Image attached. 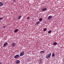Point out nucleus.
<instances>
[{"instance_id":"obj_13","label":"nucleus","mask_w":64,"mask_h":64,"mask_svg":"<svg viewBox=\"0 0 64 64\" xmlns=\"http://www.w3.org/2000/svg\"><path fill=\"white\" fill-rule=\"evenodd\" d=\"M44 52H45V51H42L40 52V53H42V54H43Z\"/></svg>"},{"instance_id":"obj_15","label":"nucleus","mask_w":64,"mask_h":64,"mask_svg":"<svg viewBox=\"0 0 64 64\" xmlns=\"http://www.w3.org/2000/svg\"><path fill=\"white\" fill-rule=\"evenodd\" d=\"M54 56H55V54H54V53H52V57H54Z\"/></svg>"},{"instance_id":"obj_7","label":"nucleus","mask_w":64,"mask_h":64,"mask_svg":"<svg viewBox=\"0 0 64 64\" xmlns=\"http://www.w3.org/2000/svg\"><path fill=\"white\" fill-rule=\"evenodd\" d=\"M16 45V43H15L14 42L13 43H12V47H14Z\"/></svg>"},{"instance_id":"obj_6","label":"nucleus","mask_w":64,"mask_h":64,"mask_svg":"<svg viewBox=\"0 0 64 64\" xmlns=\"http://www.w3.org/2000/svg\"><path fill=\"white\" fill-rule=\"evenodd\" d=\"M52 18V16H50L48 17V20H49V19H51Z\"/></svg>"},{"instance_id":"obj_8","label":"nucleus","mask_w":64,"mask_h":64,"mask_svg":"<svg viewBox=\"0 0 64 64\" xmlns=\"http://www.w3.org/2000/svg\"><path fill=\"white\" fill-rule=\"evenodd\" d=\"M16 64H19V62H20V60H17L16 61Z\"/></svg>"},{"instance_id":"obj_9","label":"nucleus","mask_w":64,"mask_h":64,"mask_svg":"<svg viewBox=\"0 0 64 64\" xmlns=\"http://www.w3.org/2000/svg\"><path fill=\"white\" fill-rule=\"evenodd\" d=\"M22 18V16L21 15L19 16L18 18L17 19H21Z\"/></svg>"},{"instance_id":"obj_12","label":"nucleus","mask_w":64,"mask_h":64,"mask_svg":"<svg viewBox=\"0 0 64 64\" xmlns=\"http://www.w3.org/2000/svg\"><path fill=\"white\" fill-rule=\"evenodd\" d=\"M53 45H57V43L56 42H54L53 44Z\"/></svg>"},{"instance_id":"obj_22","label":"nucleus","mask_w":64,"mask_h":64,"mask_svg":"<svg viewBox=\"0 0 64 64\" xmlns=\"http://www.w3.org/2000/svg\"><path fill=\"white\" fill-rule=\"evenodd\" d=\"M5 27H6V26H4L3 27V28H5Z\"/></svg>"},{"instance_id":"obj_3","label":"nucleus","mask_w":64,"mask_h":64,"mask_svg":"<svg viewBox=\"0 0 64 64\" xmlns=\"http://www.w3.org/2000/svg\"><path fill=\"white\" fill-rule=\"evenodd\" d=\"M19 55L17 54L16 55H15L14 57V58H15V59H16L17 58H19Z\"/></svg>"},{"instance_id":"obj_1","label":"nucleus","mask_w":64,"mask_h":64,"mask_svg":"<svg viewBox=\"0 0 64 64\" xmlns=\"http://www.w3.org/2000/svg\"><path fill=\"white\" fill-rule=\"evenodd\" d=\"M51 53H50L47 56H46V59H49L51 57Z\"/></svg>"},{"instance_id":"obj_23","label":"nucleus","mask_w":64,"mask_h":64,"mask_svg":"<svg viewBox=\"0 0 64 64\" xmlns=\"http://www.w3.org/2000/svg\"><path fill=\"white\" fill-rule=\"evenodd\" d=\"M27 61L28 62H29V60H27Z\"/></svg>"},{"instance_id":"obj_17","label":"nucleus","mask_w":64,"mask_h":64,"mask_svg":"<svg viewBox=\"0 0 64 64\" xmlns=\"http://www.w3.org/2000/svg\"><path fill=\"white\" fill-rule=\"evenodd\" d=\"M46 30L47 29H46V28H44L43 29V31H46Z\"/></svg>"},{"instance_id":"obj_19","label":"nucleus","mask_w":64,"mask_h":64,"mask_svg":"<svg viewBox=\"0 0 64 64\" xmlns=\"http://www.w3.org/2000/svg\"><path fill=\"white\" fill-rule=\"evenodd\" d=\"M26 19L28 20L29 19H30V17L29 16H28V18H27Z\"/></svg>"},{"instance_id":"obj_18","label":"nucleus","mask_w":64,"mask_h":64,"mask_svg":"<svg viewBox=\"0 0 64 64\" xmlns=\"http://www.w3.org/2000/svg\"><path fill=\"white\" fill-rule=\"evenodd\" d=\"M51 32V30H50L48 32V33H49V34H50Z\"/></svg>"},{"instance_id":"obj_14","label":"nucleus","mask_w":64,"mask_h":64,"mask_svg":"<svg viewBox=\"0 0 64 64\" xmlns=\"http://www.w3.org/2000/svg\"><path fill=\"white\" fill-rule=\"evenodd\" d=\"M40 21L37 22H36V24H40Z\"/></svg>"},{"instance_id":"obj_21","label":"nucleus","mask_w":64,"mask_h":64,"mask_svg":"<svg viewBox=\"0 0 64 64\" xmlns=\"http://www.w3.org/2000/svg\"><path fill=\"white\" fill-rule=\"evenodd\" d=\"M17 2V0H14V2Z\"/></svg>"},{"instance_id":"obj_11","label":"nucleus","mask_w":64,"mask_h":64,"mask_svg":"<svg viewBox=\"0 0 64 64\" xmlns=\"http://www.w3.org/2000/svg\"><path fill=\"white\" fill-rule=\"evenodd\" d=\"M18 29H16L14 31V33H16V32H18Z\"/></svg>"},{"instance_id":"obj_4","label":"nucleus","mask_w":64,"mask_h":64,"mask_svg":"<svg viewBox=\"0 0 64 64\" xmlns=\"http://www.w3.org/2000/svg\"><path fill=\"white\" fill-rule=\"evenodd\" d=\"M8 44V43L7 42H5L3 46V47H6Z\"/></svg>"},{"instance_id":"obj_16","label":"nucleus","mask_w":64,"mask_h":64,"mask_svg":"<svg viewBox=\"0 0 64 64\" xmlns=\"http://www.w3.org/2000/svg\"><path fill=\"white\" fill-rule=\"evenodd\" d=\"M39 20L41 22V21H42V19L40 18L39 19Z\"/></svg>"},{"instance_id":"obj_20","label":"nucleus","mask_w":64,"mask_h":64,"mask_svg":"<svg viewBox=\"0 0 64 64\" xmlns=\"http://www.w3.org/2000/svg\"><path fill=\"white\" fill-rule=\"evenodd\" d=\"M3 19V18L2 17L0 18V20H2V19Z\"/></svg>"},{"instance_id":"obj_10","label":"nucleus","mask_w":64,"mask_h":64,"mask_svg":"<svg viewBox=\"0 0 64 64\" xmlns=\"http://www.w3.org/2000/svg\"><path fill=\"white\" fill-rule=\"evenodd\" d=\"M3 4H4L2 2H0V7L3 5Z\"/></svg>"},{"instance_id":"obj_24","label":"nucleus","mask_w":64,"mask_h":64,"mask_svg":"<svg viewBox=\"0 0 64 64\" xmlns=\"http://www.w3.org/2000/svg\"><path fill=\"white\" fill-rule=\"evenodd\" d=\"M0 64H1V62H0Z\"/></svg>"},{"instance_id":"obj_5","label":"nucleus","mask_w":64,"mask_h":64,"mask_svg":"<svg viewBox=\"0 0 64 64\" xmlns=\"http://www.w3.org/2000/svg\"><path fill=\"white\" fill-rule=\"evenodd\" d=\"M46 10H47V8H43L42 9V11H46Z\"/></svg>"},{"instance_id":"obj_2","label":"nucleus","mask_w":64,"mask_h":64,"mask_svg":"<svg viewBox=\"0 0 64 64\" xmlns=\"http://www.w3.org/2000/svg\"><path fill=\"white\" fill-rule=\"evenodd\" d=\"M24 52H25L22 51L20 54V56H23L24 55V54H25V53H24Z\"/></svg>"}]
</instances>
